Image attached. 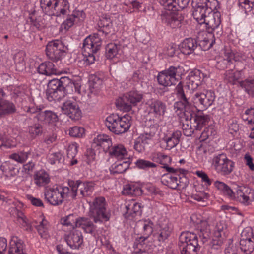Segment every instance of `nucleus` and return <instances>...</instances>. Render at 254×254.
<instances>
[{
  "instance_id": "63",
  "label": "nucleus",
  "mask_w": 254,
  "mask_h": 254,
  "mask_svg": "<svg viewBox=\"0 0 254 254\" xmlns=\"http://www.w3.org/2000/svg\"><path fill=\"white\" fill-rule=\"evenodd\" d=\"M162 167L165 169L166 171H167L168 173L171 174H176L179 175H185L187 172L186 170L183 169H175L173 167H169V165L162 166Z\"/></svg>"
},
{
  "instance_id": "20",
  "label": "nucleus",
  "mask_w": 254,
  "mask_h": 254,
  "mask_svg": "<svg viewBox=\"0 0 254 254\" xmlns=\"http://www.w3.org/2000/svg\"><path fill=\"white\" fill-rule=\"evenodd\" d=\"M252 198H254L253 190L245 187H239L234 198L236 201L245 205L250 204Z\"/></svg>"
},
{
  "instance_id": "36",
  "label": "nucleus",
  "mask_w": 254,
  "mask_h": 254,
  "mask_svg": "<svg viewBox=\"0 0 254 254\" xmlns=\"http://www.w3.org/2000/svg\"><path fill=\"white\" fill-rule=\"evenodd\" d=\"M150 143L146 136L140 135L134 141V149L139 153L143 152L149 147Z\"/></svg>"
},
{
  "instance_id": "42",
  "label": "nucleus",
  "mask_w": 254,
  "mask_h": 254,
  "mask_svg": "<svg viewBox=\"0 0 254 254\" xmlns=\"http://www.w3.org/2000/svg\"><path fill=\"white\" fill-rule=\"evenodd\" d=\"M151 159L153 161L158 163L162 166L170 165L172 161L170 156L161 152L152 154Z\"/></svg>"
},
{
  "instance_id": "10",
  "label": "nucleus",
  "mask_w": 254,
  "mask_h": 254,
  "mask_svg": "<svg viewBox=\"0 0 254 254\" xmlns=\"http://www.w3.org/2000/svg\"><path fill=\"white\" fill-rule=\"evenodd\" d=\"M153 223L150 221L140 220L138 221L135 227V231L138 232V236L135 240L134 247L137 248L145 244V241L153 232Z\"/></svg>"
},
{
  "instance_id": "4",
  "label": "nucleus",
  "mask_w": 254,
  "mask_h": 254,
  "mask_svg": "<svg viewBox=\"0 0 254 254\" xmlns=\"http://www.w3.org/2000/svg\"><path fill=\"white\" fill-rule=\"evenodd\" d=\"M88 216L95 223H102L110 219L111 214L106 210L104 197H97L93 200L90 205Z\"/></svg>"
},
{
  "instance_id": "1",
  "label": "nucleus",
  "mask_w": 254,
  "mask_h": 254,
  "mask_svg": "<svg viewBox=\"0 0 254 254\" xmlns=\"http://www.w3.org/2000/svg\"><path fill=\"white\" fill-rule=\"evenodd\" d=\"M178 97L181 100L177 102L175 107L182 105L184 111L180 116V123L182 124L184 134L186 136H190L194 130H200L209 121V115L200 113L196 115L192 110L191 105L184 92L181 82H179L176 87Z\"/></svg>"
},
{
  "instance_id": "6",
  "label": "nucleus",
  "mask_w": 254,
  "mask_h": 254,
  "mask_svg": "<svg viewBox=\"0 0 254 254\" xmlns=\"http://www.w3.org/2000/svg\"><path fill=\"white\" fill-rule=\"evenodd\" d=\"M102 44L101 39L98 34L90 35L85 39L83 44V55L84 61L87 65H90L94 63L96 53L100 49Z\"/></svg>"
},
{
  "instance_id": "43",
  "label": "nucleus",
  "mask_w": 254,
  "mask_h": 254,
  "mask_svg": "<svg viewBox=\"0 0 254 254\" xmlns=\"http://www.w3.org/2000/svg\"><path fill=\"white\" fill-rule=\"evenodd\" d=\"M13 59L16 70L18 71H23L26 65L24 52L19 51L14 55Z\"/></svg>"
},
{
  "instance_id": "52",
  "label": "nucleus",
  "mask_w": 254,
  "mask_h": 254,
  "mask_svg": "<svg viewBox=\"0 0 254 254\" xmlns=\"http://www.w3.org/2000/svg\"><path fill=\"white\" fill-rule=\"evenodd\" d=\"M43 129L42 126L40 124H35L28 127V132L33 138L41 135L43 133Z\"/></svg>"
},
{
  "instance_id": "22",
  "label": "nucleus",
  "mask_w": 254,
  "mask_h": 254,
  "mask_svg": "<svg viewBox=\"0 0 254 254\" xmlns=\"http://www.w3.org/2000/svg\"><path fill=\"white\" fill-rule=\"evenodd\" d=\"M61 193L58 187L46 189L44 192L45 198L48 202L52 205H59L63 201Z\"/></svg>"
},
{
  "instance_id": "51",
  "label": "nucleus",
  "mask_w": 254,
  "mask_h": 254,
  "mask_svg": "<svg viewBox=\"0 0 254 254\" xmlns=\"http://www.w3.org/2000/svg\"><path fill=\"white\" fill-rule=\"evenodd\" d=\"M120 46L115 43L108 44L106 47V56L108 59L114 58L118 54Z\"/></svg>"
},
{
  "instance_id": "23",
  "label": "nucleus",
  "mask_w": 254,
  "mask_h": 254,
  "mask_svg": "<svg viewBox=\"0 0 254 254\" xmlns=\"http://www.w3.org/2000/svg\"><path fill=\"white\" fill-rule=\"evenodd\" d=\"M112 145L111 138L108 135L104 134L97 135L94 138L92 142V147L97 148L98 149L100 148H102L104 152H107Z\"/></svg>"
},
{
  "instance_id": "27",
  "label": "nucleus",
  "mask_w": 254,
  "mask_h": 254,
  "mask_svg": "<svg viewBox=\"0 0 254 254\" xmlns=\"http://www.w3.org/2000/svg\"><path fill=\"white\" fill-rule=\"evenodd\" d=\"M197 47V42L195 39L186 38L179 45V48L182 53L190 55L192 53Z\"/></svg>"
},
{
  "instance_id": "2",
  "label": "nucleus",
  "mask_w": 254,
  "mask_h": 254,
  "mask_svg": "<svg viewBox=\"0 0 254 254\" xmlns=\"http://www.w3.org/2000/svg\"><path fill=\"white\" fill-rule=\"evenodd\" d=\"M73 87L75 92L80 93V86L78 83L72 82L67 77L52 79L47 85L46 92L47 98L50 102L60 100L66 95L68 89Z\"/></svg>"
},
{
  "instance_id": "33",
  "label": "nucleus",
  "mask_w": 254,
  "mask_h": 254,
  "mask_svg": "<svg viewBox=\"0 0 254 254\" xmlns=\"http://www.w3.org/2000/svg\"><path fill=\"white\" fill-rule=\"evenodd\" d=\"M0 169L3 174L9 178L15 177L19 172L18 169L13 164L7 162L2 164Z\"/></svg>"
},
{
  "instance_id": "7",
  "label": "nucleus",
  "mask_w": 254,
  "mask_h": 254,
  "mask_svg": "<svg viewBox=\"0 0 254 254\" xmlns=\"http://www.w3.org/2000/svg\"><path fill=\"white\" fill-rule=\"evenodd\" d=\"M178 245L181 254H192L199 251L200 248L197 236L190 232H184L181 234Z\"/></svg>"
},
{
  "instance_id": "34",
  "label": "nucleus",
  "mask_w": 254,
  "mask_h": 254,
  "mask_svg": "<svg viewBox=\"0 0 254 254\" xmlns=\"http://www.w3.org/2000/svg\"><path fill=\"white\" fill-rule=\"evenodd\" d=\"M76 185L80 190V194L82 197L90 195L94 190V185L91 182L82 183L81 181L77 180Z\"/></svg>"
},
{
  "instance_id": "14",
  "label": "nucleus",
  "mask_w": 254,
  "mask_h": 254,
  "mask_svg": "<svg viewBox=\"0 0 254 254\" xmlns=\"http://www.w3.org/2000/svg\"><path fill=\"white\" fill-rule=\"evenodd\" d=\"M212 165L218 173L222 175L230 174L234 168V162L228 159L225 154L222 153L214 156Z\"/></svg>"
},
{
  "instance_id": "58",
  "label": "nucleus",
  "mask_w": 254,
  "mask_h": 254,
  "mask_svg": "<svg viewBox=\"0 0 254 254\" xmlns=\"http://www.w3.org/2000/svg\"><path fill=\"white\" fill-rule=\"evenodd\" d=\"M78 20V17L75 14L69 15L68 18L62 24V27L65 30L71 27L75 22Z\"/></svg>"
},
{
  "instance_id": "13",
  "label": "nucleus",
  "mask_w": 254,
  "mask_h": 254,
  "mask_svg": "<svg viewBox=\"0 0 254 254\" xmlns=\"http://www.w3.org/2000/svg\"><path fill=\"white\" fill-rule=\"evenodd\" d=\"M206 30L208 35L220 37L223 34L222 27L220 26V14L218 12H211L205 19Z\"/></svg>"
},
{
  "instance_id": "39",
  "label": "nucleus",
  "mask_w": 254,
  "mask_h": 254,
  "mask_svg": "<svg viewBox=\"0 0 254 254\" xmlns=\"http://www.w3.org/2000/svg\"><path fill=\"white\" fill-rule=\"evenodd\" d=\"M98 25L100 28L99 31H102L106 34L110 32V30L112 27V23L109 15H102L98 21Z\"/></svg>"
},
{
  "instance_id": "57",
  "label": "nucleus",
  "mask_w": 254,
  "mask_h": 254,
  "mask_svg": "<svg viewBox=\"0 0 254 254\" xmlns=\"http://www.w3.org/2000/svg\"><path fill=\"white\" fill-rule=\"evenodd\" d=\"M127 210V213L129 214L132 217H134L137 214H140L141 213V207L139 204L137 203H134L133 205H128L126 206Z\"/></svg>"
},
{
  "instance_id": "12",
  "label": "nucleus",
  "mask_w": 254,
  "mask_h": 254,
  "mask_svg": "<svg viewBox=\"0 0 254 254\" xmlns=\"http://www.w3.org/2000/svg\"><path fill=\"white\" fill-rule=\"evenodd\" d=\"M67 48L60 40L49 42L46 46V53L48 58L53 61H60L65 56Z\"/></svg>"
},
{
  "instance_id": "21",
  "label": "nucleus",
  "mask_w": 254,
  "mask_h": 254,
  "mask_svg": "<svg viewBox=\"0 0 254 254\" xmlns=\"http://www.w3.org/2000/svg\"><path fill=\"white\" fill-rule=\"evenodd\" d=\"M65 240L72 249L78 248L83 242V236L82 233L79 230L74 229L68 234H65Z\"/></svg>"
},
{
  "instance_id": "64",
  "label": "nucleus",
  "mask_w": 254,
  "mask_h": 254,
  "mask_svg": "<svg viewBox=\"0 0 254 254\" xmlns=\"http://www.w3.org/2000/svg\"><path fill=\"white\" fill-rule=\"evenodd\" d=\"M197 176L201 179L202 182H204L206 186H210L212 184V180H211L207 175V174L202 171H197L196 172Z\"/></svg>"
},
{
  "instance_id": "15",
  "label": "nucleus",
  "mask_w": 254,
  "mask_h": 254,
  "mask_svg": "<svg viewBox=\"0 0 254 254\" xmlns=\"http://www.w3.org/2000/svg\"><path fill=\"white\" fill-rule=\"evenodd\" d=\"M161 181L163 185L172 189H176L179 186L183 188L188 182L185 175H182L181 177L179 174L169 173L162 175Z\"/></svg>"
},
{
  "instance_id": "29",
  "label": "nucleus",
  "mask_w": 254,
  "mask_h": 254,
  "mask_svg": "<svg viewBox=\"0 0 254 254\" xmlns=\"http://www.w3.org/2000/svg\"><path fill=\"white\" fill-rule=\"evenodd\" d=\"M36 117L39 121L48 124L55 123L58 120L57 114L50 110L40 112Z\"/></svg>"
},
{
  "instance_id": "38",
  "label": "nucleus",
  "mask_w": 254,
  "mask_h": 254,
  "mask_svg": "<svg viewBox=\"0 0 254 254\" xmlns=\"http://www.w3.org/2000/svg\"><path fill=\"white\" fill-rule=\"evenodd\" d=\"M16 111L15 105L7 100H0V117L14 113Z\"/></svg>"
},
{
  "instance_id": "17",
  "label": "nucleus",
  "mask_w": 254,
  "mask_h": 254,
  "mask_svg": "<svg viewBox=\"0 0 254 254\" xmlns=\"http://www.w3.org/2000/svg\"><path fill=\"white\" fill-rule=\"evenodd\" d=\"M162 21L172 29L179 28L182 26L184 19L181 13L167 11L161 15Z\"/></svg>"
},
{
  "instance_id": "44",
  "label": "nucleus",
  "mask_w": 254,
  "mask_h": 254,
  "mask_svg": "<svg viewBox=\"0 0 254 254\" xmlns=\"http://www.w3.org/2000/svg\"><path fill=\"white\" fill-rule=\"evenodd\" d=\"M129 160L125 161L115 166L112 165L110 170L111 173L113 174L123 173L129 168Z\"/></svg>"
},
{
  "instance_id": "40",
  "label": "nucleus",
  "mask_w": 254,
  "mask_h": 254,
  "mask_svg": "<svg viewBox=\"0 0 254 254\" xmlns=\"http://www.w3.org/2000/svg\"><path fill=\"white\" fill-rule=\"evenodd\" d=\"M35 183L38 186H43L50 182L49 174L44 170H40L34 175Z\"/></svg>"
},
{
  "instance_id": "28",
  "label": "nucleus",
  "mask_w": 254,
  "mask_h": 254,
  "mask_svg": "<svg viewBox=\"0 0 254 254\" xmlns=\"http://www.w3.org/2000/svg\"><path fill=\"white\" fill-rule=\"evenodd\" d=\"M201 72L199 70L194 73H191L187 78L186 87L189 90H194L200 85L202 80L201 77Z\"/></svg>"
},
{
  "instance_id": "16",
  "label": "nucleus",
  "mask_w": 254,
  "mask_h": 254,
  "mask_svg": "<svg viewBox=\"0 0 254 254\" xmlns=\"http://www.w3.org/2000/svg\"><path fill=\"white\" fill-rule=\"evenodd\" d=\"M177 69V67L170 66L168 69L160 72L157 76V80L159 84L164 87L176 84L178 82L176 78Z\"/></svg>"
},
{
  "instance_id": "8",
  "label": "nucleus",
  "mask_w": 254,
  "mask_h": 254,
  "mask_svg": "<svg viewBox=\"0 0 254 254\" xmlns=\"http://www.w3.org/2000/svg\"><path fill=\"white\" fill-rule=\"evenodd\" d=\"M206 2L203 0H193L192 2L193 9L192 15L200 24L205 22V19L207 15L212 12L213 9L215 8V7L211 6V2H210L208 0Z\"/></svg>"
},
{
  "instance_id": "5",
  "label": "nucleus",
  "mask_w": 254,
  "mask_h": 254,
  "mask_svg": "<svg viewBox=\"0 0 254 254\" xmlns=\"http://www.w3.org/2000/svg\"><path fill=\"white\" fill-rule=\"evenodd\" d=\"M40 3L43 12L49 15H64L69 7L67 0H40Z\"/></svg>"
},
{
  "instance_id": "48",
  "label": "nucleus",
  "mask_w": 254,
  "mask_h": 254,
  "mask_svg": "<svg viewBox=\"0 0 254 254\" xmlns=\"http://www.w3.org/2000/svg\"><path fill=\"white\" fill-rule=\"evenodd\" d=\"M227 226L225 222L220 221L218 222L216 225L213 235L216 237L219 236L220 237L226 238V231Z\"/></svg>"
},
{
  "instance_id": "45",
  "label": "nucleus",
  "mask_w": 254,
  "mask_h": 254,
  "mask_svg": "<svg viewBox=\"0 0 254 254\" xmlns=\"http://www.w3.org/2000/svg\"><path fill=\"white\" fill-rule=\"evenodd\" d=\"M239 85L252 97H254V79H246L239 83Z\"/></svg>"
},
{
  "instance_id": "62",
  "label": "nucleus",
  "mask_w": 254,
  "mask_h": 254,
  "mask_svg": "<svg viewBox=\"0 0 254 254\" xmlns=\"http://www.w3.org/2000/svg\"><path fill=\"white\" fill-rule=\"evenodd\" d=\"M208 197L209 194L204 191H197L192 194V198L198 201L205 202Z\"/></svg>"
},
{
  "instance_id": "35",
  "label": "nucleus",
  "mask_w": 254,
  "mask_h": 254,
  "mask_svg": "<svg viewBox=\"0 0 254 254\" xmlns=\"http://www.w3.org/2000/svg\"><path fill=\"white\" fill-rule=\"evenodd\" d=\"M37 70L40 74L46 75H51L57 73L55 65L51 62H45L41 63L39 65Z\"/></svg>"
},
{
  "instance_id": "60",
  "label": "nucleus",
  "mask_w": 254,
  "mask_h": 254,
  "mask_svg": "<svg viewBox=\"0 0 254 254\" xmlns=\"http://www.w3.org/2000/svg\"><path fill=\"white\" fill-rule=\"evenodd\" d=\"M157 127L158 126L157 125H154L150 127H146L144 134L142 135L146 136V137L149 139V140L150 141L156 134L157 131Z\"/></svg>"
},
{
  "instance_id": "46",
  "label": "nucleus",
  "mask_w": 254,
  "mask_h": 254,
  "mask_svg": "<svg viewBox=\"0 0 254 254\" xmlns=\"http://www.w3.org/2000/svg\"><path fill=\"white\" fill-rule=\"evenodd\" d=\"M240 248L245 254H251L254 250V241L240 240Z\"/></svg>"
},
{
  "instance_id": "30",
  "label": "nucleus",
  "mask_w": 254,
  "mask_h": 254,
  "mask_svg": "<svg viewBox=\"0 0 254 254\" xmlns=\"http://www.w3.org/2000/svg\"><path fill=\"white\" fill-rule=\"evenodd\" d=\"M23 242L17 237L13 236L9 245L8 254H25L23 252Z\"/></svg>"
},
{
  "instance_id": "11",
  "label": "nucleus",
  "mask_w": 254,
  "mask_h": 254,
  "mask_svg": "<svg viewBox=\"0 0 254 254\" xmlns=\"http://www.w3.org/2000/svg\"><path fill=\"white\" fill-rule=\"evenodd\" d=\"M142 95L135 92H130L119 98L116 102V106L120 110L128 112L131 110L132 106H136L141 102Z\"/></svg>"
},
{
  "instance_id": "32",
  "label": "nucleus",
  "mask_w": 254,
  "mask_h": 254,
  "mask_svg": "<svg viewBox=\"0 0 254 254\" xmlns=\"http://www.w3.org/2000/svg\"><path fill=\"white\" fill-rule=\"evenodd\" d=\"M171 231L172 229L168 224L162 225L160 226L158 231L154 234V237L160 243V244H161L168 239Z\"/></svg>"
},
{
  "instance_id": "54",
  "label": "nucleus",
  "mask_w": 254,
  "mask_h": 254,
  "mask_svg": "<svg viewBox=\"0 0 254 254\" xmlns=\"http://www.w3.org/2000/svg\"><path fill=\"white\" fill-rule=\"evenodd\" d=\"M212 38L209 39V37H205L203 40H201L199 43V46L203 51H206L209 49L213 45V44L215 43V40L214 39L213 34H211Z\"/></svg>"
},
{
  "instance_id": "59",
  "label": "nucleus",
  "mask_w": 254,
  "mask_h": 254,
  "mask_svg": "<svg viewBox=\"0 0 254 254\" xmlns=\"http://www.w3.org/2000/svg\"><path fill=\"white\" fill-rule=\"evenodd\" d=\"M240 240H253L254 241V234L253 230L250 228L244 229L241 234Z\"/></svg>"
},
{
  "instance_id": "56",
  "label": "nucleus",
  "mask_w": 254,
  "mask_h": 254,
  "mask_svg": "<svg viewBox=\"0 0 254 254\" xmlns=\"http://www.w3.org/2000/svg\"><path fill=\"white\" fill-rule=\"evenodd\" d=\"M84 133V128L80 127L74 126L69 129V134L73 137H82Z\"/></svg>"
},
{
  "instance_id": "37",
  "label": "nucleus",
  "mask_w": 254,
  "mask_h": 254,
  "mask_svg": "<svg viewBox=\"0 0 254 254\" xmlns=\"http://www.w3.org/2000/svg\"><path fill=\"white\" fill-rule=\"evenodd\" d=\"M181 136V132L177 130L174 132L170 137L164 139L166 144V149L170 150L176 146L180 141Z\"/></svg>"
},
{
  "instance_id": "18",
  "label": "nucleus",
  "mask_w": 254,
  "mask_h": 254,
  "mask_svg": "<svg viewBox=\"0 0 254 254\" xmlns=\"http://www.w3.org/2000/svg\"><path fill=\"white\" fill-rule=\"evenodd\" d=\"M197 224L198 235L202 242L204 244L208 241L211 237V226L210 220L200 219L196 221Z\"/></svg>"
},
{
  "instance_id": "55",
  "label": "nucleus",
  "mask_w": 254,
  "mask_h": 254,
  "mask_svg": "<svg viewBox=\"0 0 254 254\" xmlns=\"http://www.w3.org/2000/svg\"><path fill=\"white\" fill-rule=\"evenodd\" d=\"M136 166L139 169L147 170L150 168H155L157 165L153 162L142 159H139L135 162Z\"/></svg>"
},
{
  "instance_id": "47",
  "label": "nucleus",
  "mask_w": 254,
  "mask_h": 254,
  "mask_svg": "<svg viewBox=\"0 0 254 254\" xmlns=\"http://www.w3.org/2000/svg\"><path fill=\"white\" fill-rule=\"evenodd\" d=\"M77 218L75 215L71 214L61 218V223L63 225L67 227L70 226L71 228L74 229L76 228V225Z\"/></svg>"
},
{
  "instance_id": "49",
  "label": "nucleus",
  "mask_w": 254,
  "mask_h": 254,
  "mask_svg": "<svg viewBox=\"0 0 254 254\" xmlns=\"http://www.w3.org/2000/svg\"><path fill=\"white\" fill-rule=\"evenodd\" d=\"M140 192V188L130 184L126 185L122 190L124 195H139Z\"/></svg>"
},
{
  "instance_id": "24",
  "label": "nucleus",
  "mask_w": 254,
  "mask_h": 254,
  "mask_svg": "<svg viewBox=\"0 0 254 254\" xmlns=\"http://www.w3.org/2000/svg\"><path fill=\"white\" fill-rule=\"evenodd\" d=\"M149 109V112L154 114L155 117L163 115L166 111V105L161 101L151 99L147 103Z\"/></svg>"
},
{
  "instance_id": "9",
  "label": "nucleus",
  "mask_w": 254,
  "mask_h": 254,
  "mask_svg": "<svg viewBox=\"0 0 254 254\" xmlns=\"http://www.w3.org/2000/svg\"><path fill=\"white\" fill-rule=\"evenodd\" d=\"M215 99L214 92L208 90L203 92H196L192 96V101L197 109L203 111L212 105Z\"/></svg>"
},
{
  "instance_id": "61",
  "label": "nucleus",
  "mask_w": 254,
  "mask_h": 254,
  "mask_svg": "<svg viewBox=\"0 0 254 254\" xmlns=\"http://www.w3.org/2000/svg\"><path fill=\"white\" fill-rule=\"evenodd\" d=\"M64 157L60 152H56L50 155L49 161L51 164H58L63 162Z\"/></svg>"
},
{
  "instance_id": "25",
  "label": "nucleus",
  "mask_w": 254,
  "mask_h": 254,
  "mask_svg": "<svg viewBox=\"0 0 254 254\" xmlns=\"http://www.w3.org/2000/svg\"><path fill=\"white\" fill-rule=\"evenodd\" d=\"M76 228L82 229L86 233L95 235L97 226L87 217H79L76 221Z\"/></svg>"
},
{
  "instance_id": "50",
  "label": "nucleus",
  "mask_w": 254,
  "mask_h": 254,
  "mask_svg": "<svg viewBox=\"0 0 254 254\" xmlns=\"http://www.w3.org/2000/svg\"><path fill=\"white\" fill-rule=\"evenodd\" d=\"M225 238L216 237L213 235L212 240L209 244V248L213 250H218L221 249Z\"/></svg>"
},
{
  "instance_id": "19",
  "label": "nucleus",
  "mask_w": 254,
  "mask_h": 254,
  "mask_svg": "<svg viewBox=\"0 0 254 254\" xmlns=\"http://www.w3.org/2000/svg\"><path fill=\"white\" fill-rule=\"evenodd\" d=\"M63 113L73 120H78L81 117V111L75 102L67 101L63 104Z\"/></svg>"
},
{
  "instance_id": "41",
  "label": "nucleus",
  "mask_w": 254,
  "mask_h": 254,
  "mask_svg": "<svg viewBox=\"0 0 254 254\" xmlns=\"http://www.w3.org/2000/svg\"><path fill=\"white\" fill-rule=\"evenodd\" d=\"M240 77V73L237 71H234L233 69H229L226 71L224 74L225 80L233 85L237 83L239 84V83L241 82L239 81Z\"/></svg>"
},
{
  "instance_id": "31",
  "label": "nucleus",
  "mask_w": 254,
  "mask_h": 254,
  "mask_svg": "<svg viewBox=\"0 0 254 254\" xmlns=\"http://www.w3.org/2000/svg\"><path fill=\"white\" fill-rule=\"evenodd\" d=\"M109 153L112 157H115L118 160L127 158V152L125 147L122 144H118L110 148Z\"/></svg>"
},
{
  "instance_id": "26",
  "label": "nucleus",
  "mask_w": 254,
  "mask_h": 254,
  "mask_svg": "<svg viewBox=\"0 0 254 254\" xmlns=\"http://www.w3.org/2000/svg\"><path fill=\"white\" fill-rule=\"evenodd\" d=\"M225 56L226 59L222 57H219L217 59L216 64V67L219 70H224L226 68L233 69L235 64L233 61H235L234 59V53L232 52H228L226 53Z\"/></svg>"
},
{
  "instance_id": "3",
  "label": "nucleus",
  "mask_w": 254,
  "mask_h": 254,
  "mask_svg": "<svg viewBox=\"0 0 254 254\" xmlns=\"http://www.w3.org/2000/svg\"><path fill=\"white\" fill-rule=\"evenodd\" d=\"M131 117L127 114L120 118L117 114H111L107 117L105 124L109 130L115 134L127 132L131 126Z\"/></svg>"
},
{
  "instance_id": "53",
  "label": "nucleus",
  "mask_w": 254,
  "mask_h": 254,
  "mask_svg": "<svg viewBox=\"0 0 254 254\" xmlns=\"http://www.w3.org/2000/svg\"><path fill=\"white\" fill-rule=\"evenodd\" d=\"M158 1L168 11L179 10L178 7H176L177 2L174 0H158Z\"/></svg>"
}]
</instances>
